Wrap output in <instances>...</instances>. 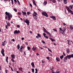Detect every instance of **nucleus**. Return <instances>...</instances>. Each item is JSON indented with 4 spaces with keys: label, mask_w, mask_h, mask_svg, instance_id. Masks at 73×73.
Here are the masks:
<instances>
[{
    "label": "nucleus",
    "mask_w": 73,
    "mask_h": 73,
    "mask_svg": "<svg viewBox=\"0 0 73 73\" xmlns=\"http://www.w3.org/2000/svg\"><path fill=\"white\" fill-rule=\"evenodd\" d=\"M5 14L6 15H7L8 16L7 18H8V20H10L11 18L12 17V15L10 14V13L9 12L8 13L7 12H6L5 13Z\"/></svg>",
    "instance_id": "nucleus-1"
},
{
    "label": "nucleus",
    "mask_w": 73,
    "mask_h": 73,
    "mask_svg": "<svg viewBox=\"0 0 73 73\" xmlns=\"http://www.w3.org/2000/svg\"><path fill=\"white\" fill-rule=\"evenodd\" d=\"M66 8L67 10H68V12H70L71 13L72 15H73V11H72L69 8V7H68L67 6H66Z\"/></svg>",
    "instance_id": "nucleus-2"
},
{
    "label": "nucleus",
    "mask_w": 73,
    "mask_h": 73,
    "mask_svg": "<svg viewBox=\"0 0 73 73\" xmlns=\"http://www.w3.org/2000/svg\"><path fill=\"white\" fill-rule=\"evenodd\" d=\"M24 23H27V25H29L30 22L28 19H26V20H25L24 19Z\"/></svg>",
    "instance_id": "nucleus-3"
},
{
    "label": "nucleus",
    "mask_w": 73,
    "mask_h": 73,
    "mask_svg": "<svg viewBox=\"0 0 73 73\" xmlns=\"http://www.w3.org/2000/svg\"><path fill=\"white\" fill-rule=\"evenodd\" d=\"M42 14L44 16H46V17H48V15L47 13L45 12H42Z\"/></svg>",
    "instance_id": "nucleus-4"
},
{
    "label": "nucleus",
    "mask_w": 73,
    "mask_h": 73,
    "mask_svg": "<svg viewBox=\"0 0 73 73\" xmlns=\"http://www.w3.org/2000/svg\"><path fill=\"white\" fill-rule=\"evenodd\" d=\"M20 31L19 30H18V31L17 30H16L14 31V34H19V33H20Z\"/></svg>",
    "instance_id": "nucleus-5"
},
{
    "label": "nucleus",
    "mask_w": 73,
    "mask_h": 73,
    "mask_svg": "<svg viewBox=\"0 0 73 73\" xmlns=\"http://www.w3.org/2000/svg\"><path fill=\"white\" fill-rule=\"evenodd\" d=\"M68 59H70V58H73V54L67 55Z\"/></svg>",
    "instance_id": "nucleus-6"
},
{
    "label": "nucleus",
    "mask_w": 73,
    "mask_h": 73,
    "mask_svg": "<svg viewBox=\"0 0 73 73\" xmlns=\"http://www.w3.org/2000/svg\"><path fill=\"white\" fill-rule=\"evenodd\" d=\"M68 56H66V57L64 58V62H67V60L68 59Z\"/></svg>",
    "instance_id": "nucleus-7"
},
{
    "label": "nucleus",
    "mask_w": 73,
    "mask_h": 73,
    "mask_svg": "<svg viewBox=\"0 0 73 73\" xmlns=\"http://www.w3.org/2000/svg\"><path fill=\"white\" fill-rule=\"evenodd\" d=\"M1 53L3 55V56H5V54H4V49H2V50L1 51Z\"/></svg>",
    "instance_id": "nucleus-8"
},
{
    "label": "nucleus",
    "mask_w": 73,
    "mask_h": 73,
    "mask_svg": "<svg viewBox=\"0 0 73 73\" xmlns=\"http://www.w3.org/2000/svg\"><path fill=\"white\" fill-rule=\"evenodd\" d=\"M50 18H51V19H53V20H56V17L52 16H51L50 17Z\"/></svg>",
    "instance_id": "nucleus-9"
},
{
    "label": "nucleus",
    "mask_w": 73,
    "mask_h": 73,
    "mask_svg": "<svg viewBox=\"0 0 73 73\" xmlns=\"http://www.w3.org/2000/svg\"><path fill=\"white\" fill-rule=\"evenodd\" d=\"M33 17H34L35 19V20L37 19V16L35 15V14H33Z\"/></svg>",
    "instance_id": "nucleus-10"
},
{
    "label": "nucleus",
    "mask_w": 73,
    "mask_h": 73,
    "mask_svg": "<svg viewBox=\"0 0 73 73\" xmlns=\"http://www.w3.org/2000/svg\"><path fill=\"white\" fill-rule=\"evenodd\" d=\"M43 28L44 30V32H46V33H48V31H46V29H45V28H44V27H43Z\"/></svg>",
    "instance_id": "nucleus-11"
},
{
    "label": "nucleus",
    "mask_w": 73,
    "mask_h": 73,
    "mask_svg": "<svg viewBox=\"0 0 73 73\" xmlns=\"http://www.w3.org/2000/svg\"><path fill=\"white\" fill-rule=\"evenodd\" d=\"M11 58H12V59L15 58V55L14 54L11 55Z\"/></svg>",
    "instance_id": "nucleus-12"
},
{
    "label": "nucleus",
    "mask_w": 73,
    "mask_h": 73,
    "mask_svg": "<svg viewBox=\"0 0 73 73\" xmlns=\"http://www.w3.org/2000/svg\"><path fill=\"white\" fill-rule=\"evenodd\" d=\"M73 5H70L68 7V8L69 9H72L73 8Z\"/></svg>",
    "instance_id": "nucleus-13"
},
{
    "label": "nucleus",
    "mask_w": 73,
    "mask_h": 73,
    "mask_svg": "<svg viewBox=\"0 0 73 73\" xmlns=\"http://www.w3.org/2000/svg\"><path fill=\"white\" fill-rule=\"evenodd\" d=\"M66 28L64 27L62 28V31L65 32V31H66Z\"/></svg>",
    "instance_id": "nucleus-14"
},
{
    "label": "nucleus",
    "mask_w": 73,
    "mask_h": 73,
    "mask_svg": "<svg viewBox=\"0 0 73 73\" xmlns=\"http://www.w3.org/2000/svg\"><path fill=\"white\" fill-rule=\"evenodd\" d=\"M70 52V50L68 48H67L66 49V52L67 53H69V52Z\"/></svg>",
    "instance_id": "nucleus-15"
},
{
    "label": "nucleus",
    "mask_w": 73,
    "mask_h": 73,
    "mask_svg": "<svg viewBox=\"0 0 73 73\" xmlns=\"http://www.w3.org/2000/svg\"><path fill=\"white\" fill-rule=\"evenodd\" d=\"M31 65H32V66L33 67V68H35V64H34V63H33V62H32Z\"/></svg>",
    "instance_id": "nucleus-16"
},
{
    "label": "nucleus",
    "mask_w": 73,
    "mask_h": 73,
    "mask_svg": "<svg viewBox=\"0 0 73 73\" xmlns=\"http://www.w3.org/2000/svg\"><path fill=\"white\" fill-rule=\"evenodd\" d=\"M56 61H60V58H59L56 57Z\"/></svg>",
    "instance_id": "nucleus-17"
},
{
    "label": "nucleus",
    "mask_w": 73,
    "mask_h": 73,
    "mask_svg": "<svg viewBox=\"0 0 73 73\" xmlns=\"http://www.w3.org/2000/svg\"><path fill=\"white\" fill-rule=\"evenodd\" d=\"M32 49L33 50V51H35V50H36V47H33Z\"/></svg>",
    "instance_id": "nucleus-18"
},
{
    "label": "nucleus",
    "mask_w": 73,
    "mask_h": 73,
    "mask_svg": "<svg viewBox=\"0 0 73 73\" xmlns=\"http://www.w3.org/2000/svg\"><path fill=\"white\" fill-rule=\"evenodd\" d=\"M33 4L34 5H35V6L36 5L37 6V5H36V4L35 3V0H33Z\"/></svg>",
    "instance_id": "nucleus-19"
},
{
    "label": "nucleus",
    "mask_w": 73,
    "mask_h": 73,
    "mask_svg": "<svg viewBox=\"0 0 73 73\" xmlns=\"http://www.w3.org/2000/svg\"><path fill=\"white\" fill-rule=\"evenodd\" d=\"M5 41H4L2 43V46H4V45H5Z\"/></svg>",
    "instance_id": "nucleus-20"
},
{
    "label": "nucleus",
    "mask_w": 73,
    "mask_h": 73,
    "mask_svg": "<svg viewBox=\"0 0 73 73\" xmlns=\"http://www.w3.org/2000/svg\"><path fill=\"white\" fill-rule=\"evenodd\" d=\"M22 13H23V15H26L27 14V13H26V12H23V11H22Z\"/></svg>",
    "instance_id": "nucleus-21"
},
{
    "label": "nucleus",
    "mask_w": 73,
    "mask_h": 73,
    "mask_svg": "<svg viewBox=\"0 0 73 73\" xmlns=\"http://www.w3.org/2000/svg\"><path fill=\"white\" fill-rule=\"evenodd\" d=\"M64 4H66L67 3V0H63Z\"/></svg>",
    "instance_id": "nucleus-22"
},
{
    "label": "nucleus",
    "mask_w": 73,
    "mask_h": 73,
    "mask_svg": "<svg viewBox=\"0 0 73 73\" xmlns=\"http://www.w3.org/2000/svg\"><path fill=\"white\" fill-rule=\"evenodd\" d=\"M50 40H51L53 42L55 41V39L52 38H50Z\"/></svg>",
    "instance_id": "nucleus-23"
},
{
    "label": "nucleus",
    "mask_w": 73,
    "mask_h": 73,
    "mask_svg": "<svg viewBox=\"0 0 73 73\" xmlns=\"http://www.w3.org/2000/svg\"><path fill=\"white\" fill-rule=\"evenodd\" d=\"M33 15H34L36 16L37 15V13H36L35 11L34 12V13H33Z\"/></svg>",
    "instance_id": "nucleus-24"
},
{
    "label": "nucleus",
    "mask_w": 73,
    "mask_h": 73,
    "mask_svg": "<svg viewBox=\"0 0 73 73\" xmlns=\"http://www.w3.org/2000/svg\"><path fill=\"white\" fill-rule=\"evenodd\" d=\"M47 4V1H45L43 3V4L45 5H46V4Z\"/></svg>",
    "instance_id": "nucleus-25"
},
{
    "label": "nucleus",
    "mask_w": 73,
    "mask_h": 73,
    "mask_svg": "<svg viewBox=\"0 0 73 73\" xmlns=\"http://www.w3.org/2000/svg\"><path fill=\"white\" fill-rule=\"evenodd\" d=\"M63 58H64V55H63L62 56H60V58L61 59H62Z\"/></svg>",
    "instance_id": "nucleus-26"
},
{
    "label": "nucleus",
    "mask_w": 73,
    "mask_h": 73,
    "mask_svg": "<svg viewBox=\"0 0 73 73\" xmlns=\"http://www.w3.org/2000/svg\"><path fill=\"white\" fill-rule=\"evenodd\" d=\"M70 27L71 29H73V26L71 25L70 26Z\"/></svg>",
    "instance_id": "nucleus-27"
},
{
    "label": "nucleus",
    "mask_w": 73,
    "mask_h": 73,
    "mask_svg": "<svg viewBox=\"0 0 73 73\" xmlns=\"http://www.w3.org/2000/svg\"><path fill=\"white\" fill-rule=\"evenodd\" d=\"M47 34L49 35V36L50 37H51V34H50V33H49V32H48L47 33Z\"/></svg>",
    "instance_id": "nucleus-28"
},
{
    "label": "nucleus",
    "mask_w": 73,
    "mask_h": 73,
    "mask_svg": "<svg viewBox=\"0 0 73 73\" xmlns=\"http://www.w3.org/2000/svg\"><path fill=\"white\" fill-rule=\"evenodd\" d=\"M52 3H55L56 2V0H52Z\"/></svg>",
    "instance_id": "nucleus-29"
},
{
    "label": "nucleus",
    "mask_w": 73,
    "mask_h": 73,
    "mask_svg": "<svg viewBox=\"0 0 73 73\" xmlns=\"http://www.w3.org/2000/svg\"><path fill=\"white\" fill-rule=\"evenodd\" d=\"M7 26H9V27H10V23H9V22L7 23Z\"/></svg>",
    "instance_id": "nucleus-30"
},
{
    "label": "nucleus",
    "mask_w": 73,
    "mask_h": 73,
    "mask_svg": "<svg viewBox=\"0 0 73 73\" xmlns=\"http://www.w3.org/2000/svg\"><path fill=\"white\" fill-rule=\"evenodd\" d=\"M50 69L51 70H53V69H54V67H50Z\"/></svg>",
    "instance_id": "nucleus-31"
},
{
    "label": "nucleus",
    "mask_w": 73,
    "mask_h": 73,
    "mask_svg": "<svg viewBox=\"0 0 73 73\" xmlns=\"http://www.w3.org/2000/svg\"><path fill=\"white\" fill-rule=\"evenodd\" d=\"M17 47L18 49H19V48H20V45H19V44H18L17 46Z\"/></svg>",
    "instance_id": "nucleus-32"
},
{
    "label": "nucleus",
    "mask_w": 73,
    "mask_h": 73,
    "mask_svg": "<svg viewBox=\"0 0 73 73\" xmlns=\"http://www.w3.org/2000/svg\"><path fill=\"white\" fill-rule=\"evenodd\" d=\"M21 52H22V51H23V48H20V49L19 51Z\"/></svg>",
    "instance_id": "nucleus-33"
},
{
    "label": "nucleus",
    "mask_w": 73,
    "mask_h": 73,
    "mask_svg": "<svg viewBox=\"0 0 73 73\" xmlns=\"http://www.w3.org/2000/svg\"><path fill=\"white\" fill-rule=\"evenodd\" d=\"M31 69L33 73H34V72H35V70H34V69L32 68Z\"/></svg>",
    "instance_id": "nucleus-34"
},
{
    "label": "nucleus",
    "mask_w": 73,
    "mask_h": 73,
    "mask_svg": "<svg viewBox=\"0 0 73 73\" xmlns=\"http://www.w3.org/2000/svg\"><path fill=\"white\" fill-rule=\"evenodd\" d=\"M27 13L28 15H29V14H31V12H27Z\"/></svg>",
    "instance_id": "nucleus-35"
},
{
    "label": "nucleus",
    "mask_w": 73,
    "mask_h": 73,
    "mask_svg": "<svg viewBox=\"0 0 73 73\" xmlns=\"http://www.w3.org/2000/svg\"><path fill=\"white\" fill-rule=\"evenodd\" d=\"M14 59H12L11 58V60L12 61V62H15V60H13Z\"/></svg>",
    "instance_id": "nucleus-36"
},
{
    "label": "nucleus",
    "mask_w": 73,
    "mask_h": 73,
    "mask_svg": "<svg viewBox=\"0 0 73 73\" xmlns=\"http://www.w3.org/2000/svg\"><path fill=\"white\" fill-rule=\"evenodd\" d=\"M37 36L39 37H41V35L39 34H37Z\"/></svg>",
    "instance_id": "nucleus-37"
},
{
    "label": "nucleus",
    "mask_w": 73,
    "mask_h": 73,
    "mask_svg": "<svg viewBox=\"0 0 73 73\" xmlns=\"http://www.w3.org/2000/svg\"><path fill=\"white\" fill-rule=\"evenodd\" d=\"M13 10H14V11H15V12H17V9H14Z\"/></svg>",
    "instance_id": "nucleus-38"
},
{
    "label": "nucleus",
    "mask_w": 73,
    "mask_h": 73,
    "mask_svg": "<svg viewBox=\"0 0 73 73\" xmlns=\"http://www.w3.org/2000/svg\"><path fill=\"white\" fill-rule=\"evenodd\" d=\"M68 44L69 45H70V40H68Z\"/></svg>",
    "instance_id": "nucleus-39"
},
{
    "label": "nucleus",
    "mask_w": 73,
    "mask_h": 73,
    "mask_svg": "<svg viewBox=\"0 0 73 73\" xmlns=\"http://www.w3.org/2000/svg\"><path fill=\"white\" fill-rule=\"evenodd\" d=\"M21 12H19L18 13V15H21Z\"/></svg>",
    "instance_id": "nucleus-40"
},
{
    "label": "nucleus",
    "mask_w": 73,
    "mask_h": 73,
    "mask_svg": "<svg viewBox=\"0 0 73 73\" xmlns=\"http://www.w3.org/2000/svg\"><path fill=\"white\" fill-rule=\"evenodd\" d=\"M65 31H63L62 33V34L63 35H65Z\"/></svg>",
    "instance_id": "nucleus-41"
},
{
    "label": "nucleus",
    "mask_w": 73,
    "mask_h": 73,
    "mask_svg": "<svg viewBox=\"0 0 73 73\" xmlns=\"http://www.w3.org/2000/svg\"><path fill=\"white\" fill-rule=\"evenodd\" d=\"M27 49L28 50H30V49L31 48H30V47L29 46L27 47Z\"/></svg>",
    "instance_id": "nucleus-42"
},
{
    "label": "nucleus",
    "mask_w": 73,
    "mask_h": 73,
    "mask_svg": "<svg viewBox=\"0 0 73 73\" xmlns=\"http://www.w3.org/2000/svg\"><path fill=\"white\" fill-rule=\"evenodd\" d=\"M11 1L12 4V5H13V0H11Z\"/></svg>",
    "instance_id": "nucleus-43"
},
{
    "label": "nucleus",
    "mask_w": 73,
    "mask_h": 73,
    "mask_svg": "<svg viewBox=\"0 0 73 73\" xmlns=\"http://www.w3.org/2000/svg\"><path fill=\"white\" fill-rule=\"evenodd\" d=\"M42 42L43 44H45V42L43 40L42 41Z\"/></svg>",
    "instance_id": "nucleus-44"
},
{
    "label": "nucleus",
    "mask_w": 73,
    "mask_h": 73,
    "mask_svg": "<svg viewBox=\"0 0 73 73\" xmlns=\"http://www.w3.org/2000/svg\"><path fill=\"white\" fill-rule=\"evenodd\" d=\"M52 30L54 31H55V32H57V30L56 29H53Z\"/></svg>",
    "instance_id": "nucleus-45"
},
{
    "label": "nucleus",
    "mask_w": 73,
    "mask_h": 73,
    "mask_svg": "<svg viewBox=\"0 0 73 73\" xmlns=\"http://www.w3.org/2000/svg\"><path fill=\"white\" fill-rule=\"evenodd\" d=\"M8 57L7 56L6 59V61H8Z\"/></svg>",
    "instance_id": "nucleus-46"
},
{
    "label": "nucleus",
    "mask_w": 73,
    "mask_h": 73,
    "mask_svg": "<svg viewBox=\"0 0 73 73\" xmlns=\"http://www.w3.org/2000/svg\"><path fill=\"white\" fill-rule=\"evenodd\" d=\"M44 37H45V38H47V39L48 38V36H44Z\"/></svg>",
    "instance_id": "nucleus-47"
},
{
    "label": "nucleus",
    "mask_w": 73,
    "mask_h": 73,
    "mask_svg": "<svg viewBox=\"0 0 73 73\" xmlns=\"http://www.w3.org/2000/svg\"><path fill=\"white\" fill-rule=\"evenodd\" d=\"M17 28H20V25H17Z\"/></svg>",
    "instance_id": "nucleus-48"
},
{
    "label": "nucleus",
    "mask_w": 73,
    "mask_h": 73,
    "mask_svg": "<svg viewBox=\"0 0 73 73\" xmlns=\"http://www.w3.org/2000/svg\"><path fill=\"white\" fill-rule=\"evenodd\" d=\"M43 35L44 36V37H45V36H46L45 35H46V34H45V33H43Z\"/></svg>",
    "instance_id": "nucleus-49"
},
{
    "label": "nucleus",
    "mask_w": 73,
    "mask_h": 73,
    "mask_svg": "<svg viewBox=\"0 0 73 73\" xmlns=\"http://www.w3.org/2000/svg\"><path fill=\"white\" fill-rule=\"evenodd\" d=\"M55 73H60V72L58 71H56V72Z\"/></svg>",
    "instance_id": "nucleus-50"
},
{
    "label": "nucleus",
    "mask_w": 73,
    "mask_h": 73,
    "mask_svg": "<svg viewBox=\"0 0 73 73\" xmlns=\"http://www.w3.org/2000/svg\"><path fill=\"white\" fill-rule=\"evenodd\" d=\"M52 72L53 73H55V72H54V70H52Z\"/></svg>",
    "instance_id": "nucleus-51"
},
{
    "label": "nucleus",
    "mask_w": 73,
    "mask_h": 73,
    "mask_svg": "<svg viewBox=\"0 0 73 73\" xmlns=\"http://www.w3.org/2000/svg\"><path fill=\"white\" fill-rule=\"evenodd\" d=\"M5 27L6 29H8V26H7V25H6Z\"/></svg>",
    "instance_id": "nucleus-52"
},
{
    "label": "nucleus",
    "mask_w": 73,
    "mask_h": 73,
    "mask_svg": "<svg viewBox=\"0 0 73 73\" xmlns=\"http://www.w3.org/2000/svg\"><path fill=\"white\" fill-rule=\"evenodd\" d=\"M36 38H38V39L39 38V37H38V36H36Z\"/></svg>",
    "instance_id": "nucleus-53"
},
{
    "label": "nucleus",
    "mask_w": 73,
    "mask_h": 73,
    "mask_svg": "<svg viewBox=\"0 0 73 73\" xmlns=\"http://www.w3.org/2000/svg\"><path fill=\"white\" fill-rule=\"evenodd\" d=\"M17 1V2H18V4H19V5H20V2H19V1L18 0V1Z\"/></svg>",
    "instance_id": "nucleus-54"
},
{
    "label": "nucleus",
    "mask_w": 73,
    "mask_h": 73,
    "mask_svg": "<svg viewBox=\"0 0 73 73\" xmlns=\"http://www.w3.org/2000/svg\"><path fill=\"white\" fill-rule=\"evenodd\" d=\"M59 29L60 31H62V29L61 28H59Z\"/></svg>",
    "instance_id": "nucleus-55"
},
{
    "label": "nucleus",
    "mask_w": 73,
    "mask_h": 73,
    "mask_svg": "<svg viewBox=\"0 0 73 73\" xmlns=\"http://www.w3.org/2000/svg\"><path fill=\"white\" fill-rule=\"evenodd\" d=\"M46 58L47 59V60H49V58L48 57H47Z\"/></svg>",
    "instance_id": "nucleus-56"
},
{
    "label": "nucleus",
    "mask_w": 73,
    "mask_h": 73,
    "mask_svg": "<svg viewBox=\"0 0 73 73\" xmlns=\"http://www.w3.org/2000/svg\"><path fill=\"white\" fill-rule=\"evenodd\" d=\"M30 6L31 7H32V4L31 3L30 4Z\"/></svg>",
    "instance_id": "nucleus-57"
},
{
    "label": "nucleus",
    "mask_w": 73,
    "mask_h": 73,
    "mask_svg": "<svg viewBox=\"0 0 73 73\" xmlns=\"http://www.w3.org/2000/svg\"><path fill=\"white\" fill-rule=\"evenodd\" d=\"M15 2H16V3H17V2L16 1V0H14Z\"/></svg>",
    "instance_id": "nucleus-58"
},
{
    "label": "nucleus",
    "mask_w": 73,
    "mask_h": 73,
    "mask_svg": "<svg viewBox=\"0 0 73 73\" xmlns=\"http://www.w3.org/2000/svg\"><path fill=\"white\" fill-rule=\"evenodd\" d=\"M63 54L64 55V56H66V55H65V53L63 52Z\"/></svg>",
    "instance_id": "nucleus-59"
},
{
    "label": "nucleus",
    "mask_w": 73,
    "mask_h": 73,
    "mask_svg": "<svg viewBox=\"0 0 73 73\" xmlns=\"http://www.w3.org/2000/svg\"><path fill=\"white\" fill-rule=\"evenodd\" d=\"M13 42H15V39H13Z\"/></svg>",
    "instance_id": "nucleus-60"
},
{
    "label": "nucleus",
    "mask_w": 73,
    "mask_h": 73,
    "mask_svg": "<svg viewBox=\"0 0 73 73\" xmlns=\"http://www.w3.org/2000/svg\"><path fill=\"white\" fill-rule=\"evenodd\" d=\"M39 48H40V49H43V48H41V47H39Z\"/></svg>",
    "instance_id": "nucleus-61"
},
{
    "label": "nucleus",
    "mask_w": 73,
    "mask_h": 73,
    "mask_svg": "<svg viewBox=\"0 0 73 73\" xmlns=\"http://www.w3.org/2000/svg\"><path fill=\"white\" fill-rule=\"evenodd\" d=\"M63 24L64 25H66V24L65 23H63Z\"/></svg>",
    "instance_id": "nucleus-62"
},
{
    "label": "nucleus",
    "mask_w": 73,
    "mask_h": 73,
    "mask_svg": "<svg viewBox=\"0 0 73 73\" xmlns=\"http://www.w3.org/2000/svg\"><path fill=\"white\" fill-rule=\"evenodd\" d=\"M24 54H25V55H26V54H25V51L24 52Z\"/></svg>",
    "instance_id": "nucleus-63"
},
{
    "label": "nucleus",
    "mask_w": 73,
    "mask_h": 73,
    "mask_svg": "<svg viewBox=\"0 0 73 73\" xmlns=\"http://www.w3.org/2000/svg\"><path fill=\"white\" fill-rule=\"evenodd\" d=\"M42 63H43V64H44V61L42 60Z\"/></svg>",
    "instance_id": "nucleus-64"
}]
</instances>
